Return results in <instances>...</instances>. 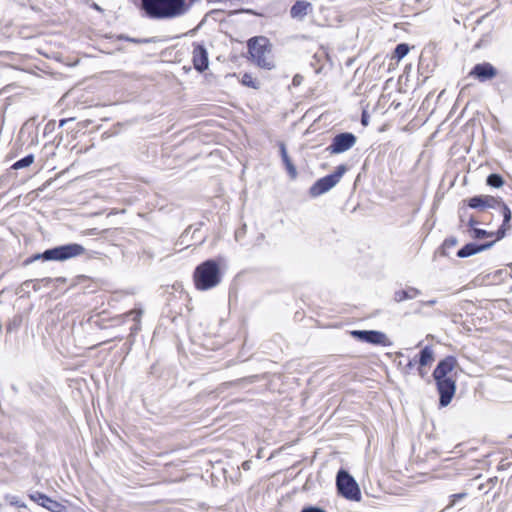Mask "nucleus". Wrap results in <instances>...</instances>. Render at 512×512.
<instances>
[{"mask_svg":"<svg viewBox=\"0 0 512 512\" xmlns=\"http://www.w3.org/2000/svg\"><path fill=\"white\" fill-rule=\"evenodd\" d=\"M338 494L350 501H360L361 491L356 480L346 471L339 470L336 476Z\"/></svg>","mask_w":512,"mask_h":512,"instance_id":"423d86ee","label":"nucleus"},{"mask_svg":"<svg viewBox=\"0 0 512 512\" xmlns=\"http://www.w3.org/2000/svg\"><path fill=\"white\" fill-rule=\"evenodd\" d=\"M492 235H493V233L488 232L484 229L473 228V237L476 239H482V238L490 237Z\"/></svg>","mask_w":512,"mask_h":512,"instance_id":"4be33fe9","label":"nucleus"},{"mask_svg":"<svg viewBox=\"0 0 512 512\" xmlns=\"http://www.w3.org/2000/svg\"><path fill=\"white\" fill-rule=\"evenodd\" d=\"M416 295L415 289L410 290H398L394 293V300L396 302H402L404 300L413 298Z\"/></svg>","mask_w":512,"mask_h":512,"instance_id":"6ab92c4d","label":"nucleus"},{"mask_svg":"<svg viewBox=\"0 0 512 512\" xmlns=\"http://www.w3.org/2000/svg\"><path fill=\"white\" fill-rule=\"evenodd\" d=\"M435 361V350L433 345H426L423 347L418 355L409 361L408 366H417L418 374L421 378L426 377L428 367Z\"/></svg>","mask_w":512,"mask_h":512,"instance_id":"0eeeda50","label":"nucleus"},{"mask_svg":"<svg viewBox=\"0 0 512 512\" xmlns=\"http://www.w3.org/2000/svg\"><path fill=\"white\" fill-rule=\"evenodd\" d=\"M470 75L481 82H485L494 78L497 75V70L492 64L483 62L476 64L471 70Z\"/></svg>","mask_w":512,"mask_h":512,"instance_id":"ddd939ff","label":"nucleus"},{"mask_svg":"<svg viewBox=\"0 0 512 512\" xmlns=\"http://www.w3.org/2000/svg\"><path fill=\"white\" fill-rule=\"evenodd\" d=\"M193 66L195 70L202 73L209 67V58L207 49L203 44L194 43L193 44V56H192Z\"/></svg>","mask_w":512,"mask_h":512,"instance_id":"f8f14e48","label":"nucleus"},{"mask_svg":"<svg viewBox=\"0 0 512 512\" xmlns=\"http://www.w3.org/2000/svg\"><path fill=\"white\" fill-rule=\"evenodd\" d=\"M361 121H362L363 125H367V119H366L365 114L362 115V120Z\"/></svg>","mask_w":512,"mask_h":512,"instance_id":"2f4dec72","label":"nucleus"},{"mask_svg":"<svg viewBox=\"0 0 512 512\" xmlns=\"http://www.w3.org/2000/svg\"><path fill=\"white\" fill-rule=\"evenodd\" d=\"M87 235H97L98 234V231L96 228H93V229H89L87 230L86 232Z\"/></svg>","mask_w":512,"mask_h":512,"instance_id":"c85d7f7f","label":"nucleus"},{"mask_svg":"<svg viewBox=\"0 0 512 512\" xmlns=\"http://www.w3.org/2000/svg\"><path fill=\"white\" fill-rule=\"evenodd\" d=\"M223 278L221 259L201 262L193 271L192 280L196 290L207 291L217 287Z\"/></svg>","mask_w":512,"mask_h":512,"instance_id":"f03ea898","label":"nucleus"},{"mask_svg":"<svg viewBox=\"0 0 512 512\" xmlns=\"http://www.w3.org/2000/svg\"><path fill=\"white\" fill-rule=\"evenodd\" d=\"M301 512H326L324 509L315 507V506H308L304 507Z\"/></svg>","mask_w":512,"mask_h":512,"instance_id":"393cba45","label":"nucleus"},{"mask_svg":"<svg viewBox=\"0 0 512 512\" xmlns=\"http://www.w3.org/2000/svg\"><path fill=\"white\" fill-rule=\"evenodd\" d=\"M357 142V137L351 132H341L336 134L330 145L326 148L332 155L344 153L351 149Z\"/></svg>","mask_w":512,"mask_h":512,"instance_id":"6e6552de","label":"nucleus"},{"mask_svg":"<svg viewBox=\"0 0 512 512\" xmlns=\"http://www.w3.org/2000/svg\"><path fill=\"white\" fill-rule=\"evenodd\" d=\"M126 40L134 42V43H151L154 42L153 39H134V38H126Z\"/></svg>","mask_w":512,"mask_h":512,"instance_id":"a878e982","label":"nucleus"},{"mask_svg":"<svg viewBox=\"0 0 512 512\" xmlns=\"http://www.w3.org/2000/svg\"><path fill=\"white\" fill-rule=\"evenodd\" d=\"M84 253L85 248L82 245L71 243L48 249L43 253L34 254L24 261V265H29L40 259L45 261H65L83 255Z\"/></svg>","mask_w":512,"mask_h":512,"instance_id":"20e7f679","label":"nucleus"},{"mask_svg":"<svg viewBox=\"0 0 512 512\" xmlns=\"http://www.w3.org/2000/svg\"><path fill=\"white\" fill-rule=\"evenodd\" d=\"M346 170L345 165H339L333 173L318 179L309 192H328L340 181Z\"/></svg>","mask_w":512,"mask_h":512,"instance_id":"1a4fd4ad","label":"nucleus"},{"mask_svg":"<svg viewBox=\"0 0 512 512\" xmlns=\"http://www.w3.org/2000/svg\"><path fill=\"white\" fill-rule=\"evenodd\" d=\"M241 83L244 86H247V87H250L253 89H259V87H260V83L255 78H253L252 75L249 73L243 74V76L241 78Z\"/></svg>","mask_w":512,"mask_h":512,"instance_id":"aec40b11","label":"nucleus"},{"mask_svg":"<svg viewBox=\"0 0 512 512\" xmlns=\"http://www.w3.org/2000/svg\"><path fill=\"white\" fill-rule=\"evenodd\" d=\"M458 365L456 357L449 355L440 360L433 371L441 407L449 405L456 392V381L449 374Z\"/></svg>","mask_w":512,"mask_h":512,"instance_id":"f257e3e1","label":"nucleus"},{"mask_svg":"<svg viewBox=\"0 0 512 512\" xmlns=\"http://www.w3.org/2000/svg\"><path fill=\"white\" fill-rule=\"evenodd\" d=\"M243 467H244V469H249V464H248V462H244V463H243Z\"/></svg>","mask_w":512,"mask_h":512,"instance_id":"473e14b6","label":"nucleus"},{"mask_svg":"<svg viewBox=\"0 0 512 512\" xmlns=\"http://www.w3.org/2000/svg\"><path fill=\"white\" fill-rule=\"evenodd\" d=\"M351 336L363 342L374 345L390 346L391 341L385 333L375 330H353L350 332Z\"/></svg>","mask_w":512,"mask_h":512,"instance_id":"9d476101","label":"nucleus"},{"mask_svg":"<svg viewBox=\"0 0 512 512\" xmlns=\"http://www.w3.org/2000/svg\"><path fill=\"white\" fill-rule=\"evenodd\" d=\"M409 50H410V48H409L408 44L400 43L396 46V48L394 50L393 58H395L397 60H401L408 54Z\"/></svg>","mask_w":512,"mask_h":512,"instance_id":"412c9836","label":"nucleus"},{"mask_svg":"<svg viewBox=\"0 0 512 512\" xmlns=\"http://www.w3.org/2000/svg\"><path fill=\"white\" fill-rule=\"evenodd\" d=\"M301 82V77L299 75H295L294 78H293V84L294 85H299Z\"/></svg>","mask_w":512,"mask_h":512,"instance_id":"cd10ccee","label":"nucleus"},{"mask_svg":"<svg viewBox=\"0 0 512 512\" xmlns=\"http://www.w3.org/2000/svg\"><path fill=\"white\" fill-rule=\"evenodd\" d=\"M39 191H41V189H40V188H39V189H36V190H33L32 192H33V193H36V192H39Z\"/></svg>","mask_w":512,"mask_h":512,"instance_id":"f704fd0d","label":"nucleus"},{"mask_svg":"<svg viewBox=\"0 0 512 512\" xmlns=\"http://www.w3.org/2000/svg\"><path fill=\"white\" fill-rule=\"evenodd\" d=\"M311 7V3L307 1H296L290 10L291 17L302 19L307 15L308 10L311 9Z\"/></svg>","mask_w":512,"mask_h":512,"instance_id":"2eb2a0df","label":"nucleus"},{"mask_svg":"<svg viewBox=\"0 0 512 512\" xmlns=\"http://www.w3.org/2000/svg\"><path fill=\"white\" fill-rule=\"evenodd\" d=\"M456 243H457V241H456V239H454V238L446 239V240L444 241V246H445V247H447V248H449V247H452V246L456 245Z\"/></svg>","mask_w":512,"mask_h":512,"instance_id":"bb28decb","label":"nucleus"},{"mask_svg":"<svg viewBox=\"0 0 512 512\" xmlns=\"http://www.w3.org/2000/svg\"><path fill=\"white\" fill-rule=\"evenodd\" d=\"M29 499L50 512H67V508L62 503L47 496L42 492H34L29 495Z\"/></svg>","mask_w":512,"mask_h":512,"instance_id":"9b49d317","label":"nucleus"},{"mask_svg":"<svg viewBox=\"0 0 512 512\" xmlns=\"http://www.w3.org/2000/svg\"><path fill=\"white\" fill-rule=\"evenodd\" d=\"M248 52L253 62L260 68L272 70L275 67L271 50L265 38H251L248 40Z\"/></svg>","mask_w":512,"mask_h":512,"instance_id":"39448f33","label":"nucleus"},{"mask_svg":"<svg viewBox=\"0 0 512 512\" xmlns=\"http://www.w3.org/2000/svg\"><path fill=\"white\" fill-rule=\"evenodd\" d=\"M71 119H61L60 122H59V126L60 127H63L68 121H70Z\"/></svg>","mask_w":512,"mask_h":512,"instance_id":"7c9ffc66","label":"nucleus"},{"mask_svg":"<svg viewBox=\"0 0 512 512\" xmlns=\"http://www.w3.org/2000/svg\"><path fill=\"white\" fill-rule=\"evenodd\" d=\"M33 162H34V155L33 154H28L25 157H23V158L17 160L16 162H14L12 164L11 168L14 169V170H19V169H22V168L29 167Z\"/></svg>","mask_w":512,"mask_h":512,"instance_id":"a211bd4d","label":"nucleus"},{"mask_svg":"<svg viewBox=\"0 0 512 512\" xmlns=\"http://www.w3.org/2000/svg\"><path fill=\"white\" fill-rule=\"evenodd\" d=\"M486 183L493 189H499L504 184L503 177L500 174L492 173L487 176Z\"/></svg>","mask_w":512,"mask_h":512,"instance_id":"f3484780","label":"nucleus"},{"mask_svg":"<svg viewBox=\"0 0 512 512\" xmlns=\"http://www.w3.org/2000/svg\"><path fill=\"white\" fill-rule=\"evenodd\" d=\"M478 222L476 220H474L473 218H471L469 220V226L472 227V228H475V225L477 224Z\"/></svg>","mask_w":512,"mask_h":512,"instance_id":"c756f323","label":"nucleus"},{"mask_svg":"<svg viewBox=\"0 0 512 512\" xmlns=\"http://www.w3.org/2000/svg\"><path fill=\"white\" fill-rule=\"evenodd\" d=\"M468 205L471 208H476L481 211L485 210L486 208H498L503 216V223L496 232V240H500L505 236L506 231L510 228L509 222L511 220V211L504 202L493 196L486 195L484 197L476 196L471 198Z\"/></svg>","mask_w":512,"mask_h":512,"instance_id":"7ed1b4c3","label":"nucleus"},{"mask_svg":"<svg viewBox=\"0 0 512 512\" xmlns=\"http://www.w3.org/2000/svg\"><path fill=\"white\" fill-rule=\"evenodd\" d=\"M466 496H467V494L464 493V492L463 493H456V494L451 495L450 496V502H449L447 507L448 508L449 507H453L457 503V501L464 499Z\"/></svg>","mask_w":512,"mask_h":512,"instance_id":"5701e85b","label":"nucleus"},{"mask_svg":"<svg viewBox=\"0 0 512 512\" xmlns=\"http://www.w3.org/2000/svg\"><path fill=\"white\" fill-rule=\"evenodd\" d=\"M280 152H281L282 161L285 164L286 169H287L289 175L291 177H295L296 173H297L296 172V168L293 165L292 161L290 160V158L288 156V153H287V150H286V147H285V145L283 143L280 144Z\"/></svg>","mask_w":512,"mask_h":512,"instance_id":"dca6fc26","label":"nucleus"},{"mask_svg":"<svg viewBox=\"0 0 512 512\" xmlns=\"http://www.w3.org/2000/svg\"><path fill=\"white\" fill-rule=\"evenodd\" d=\"M142 312L140 310H131L124 314L125 317H132L137 323L140 322Z\"/></svg>","mask_w":512,"mask_h":512,"instance_id":"b1692460","label":"nucleus"},{"mask_svg":"<svg viewBox=\"0 0 512 512\" xmlns=\"http://www.w3.org/2000/svg\"><path fill=\"white\" fill-rule=\"evenodd\" d=\"M495 241H492L490 243H487V244H483V245H475L473 243H469V244H466L464 247H462L458 252H457V256L459 258H465V257H469V256H472L482 250H485L486 248H489Z\"/></svg>","mask_w":512,"mask_h":512,"instance_id":"4468645a","label":"nucleus"},{"mask_svg":"<svg viewBox=\"0 0 512 512\" xmlns=\"http://www.w3.org/2000/svg\"><path fill=\"white\" fill-rule=\"evenodd\" d=\"M94 7H95V9L100 10V7L98 5H96V4H95Z\"/></svg>","mask_w":512,"mask_h":512,"instance_id":"c9c22d12","label":"nucleus"},{"mask_svg":"<svg viewBox=\"0 0 512 512\" xmlns=\"http://www.w3.org/2000/svg\"><path fill=\"white\" fill-rule=\"evenodd\" d=\"M3 182H4V181H3L2 179H0V189H2V188H3V187H2Z\"/></svg>","mask_w":512,"mask_h":512,"instance_id":"72a5a7b5","label":"nucleus"}]
</instances>
